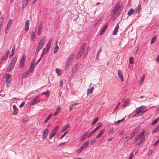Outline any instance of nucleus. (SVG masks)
<instances>
[{
	"instance_id": "1",
	"label": "nucleus",
	"mask_w": 159,
	"mask_h": 159,
	"mask_svg": "<svg viewBox=\"0 0 159 159\" xmlns=\"http://www.w3.org/2000/svg\"><path fill=\"white\" fill-rule=\"evenodd\" d=\"M145 133V131L144 130H142L138 135V136L136 137L134 139V143L137 142L138 141L136 146L137 145H139L140 144L142 143L144 139V134Z\"/></svg>"
},
{
	"instance_id": "2",
	"label": "nucleus",
	"mask_w": 159,
	"mask_h": 159,
	"mask_svg": "<svg viewBox=\"0 0 159 159\" xmlns=\"http://www.w3.org/2000/svg\"><path fill=\"white\" fill-rule=\"evenodd\" d=\"M16 60V58H14L11 60L7 68V70L8 72H10L12 70L14 66Z\"/></svg>"
},
{
	"instance_id": "3",
	"label": "nucleus",
	"mask_w": 159,
	"mask_h": 159,
	"mask_svg": "<svg viewBox=\"0 0 159 159\" xmlns=\"http://www.w3.org/2000/svg\"><path fill=\"white\" fill-rule=\"evenodd\" d=\"M120 6V3L119 2H117L114 8L111 12V15L114 16L115 14L117 12L119 13L120 11L119 6Z\"/></svg>"
},
{
	"instance_id": "4",
	"label": "nucleus",
	"mask_w": 159,
	"mask_h": 159,
	"mask_svg": "<svg viewBox=\"0 0 159 159\" xmlns=\"http://www.w3.org/2000/svg\"><path fill=\"white\" fill-rule=\"evenodd\" d=\"M5 79L7 83V85L8 86V85L10 84L11 82V75L9 74H6L5 76Z\"/></svg>"
},
{
	"instance_id": "5",
	"label": "nucleus",
	"mask_w": 159,
	"mask_h": 159,
	"mask_svg": "<svg viewBox=\"0 0 159 159\" xmlns=\"http://www.w3.org/2000/svg\"><path fill=\"white\" fill-rule=\"evenodd\" d=\"M145 107L144 106H142L139 107L137 108L136 110V111H137V113H144L146 111V110L145 111H143V109L145 108Z\"/></svg>"
},
{
	"instance_id": "6",
	"label": "nucleus",
	"mask_w": 159,
	"mask_h": 159,
	"mask_svg": "<svg viewBox=\"0 0 159 159\" xmlns=\"http://www.w3.org/2000/svg\"><path fill=\"white\" fill-rule=\"evenodd\" d=\"M25 61V57L23 56H22L20 60L19 66L20 68H22L23 67Z\"/></svg>"
},
{
	"instance_id": "7",
	"label": "nucleus",
	"mask_w": 159,
	"mask_h": 159,
	"mask_svg": "<svg viewBox=\"0 0 159 159\" xmlns=\"http://www.w3.org/2000/svg\"><path fill=\"white\" fill-rule=\"evenodd\" d=\"M49 132V131L47 129H45L44 130L43 134V139H45L47 138Z\"/></svg>"
},
{
	"instance_id": "8",
	"label": "nucleus",
	"mask_w": 159,
	"mask_h": 159,
	"mask_svg": "<svg viewBox=\"0 0 159 159\" xmlns=\"http://www.w3.org/2000/svg\"><path fill=\"white\" fill-rule=\"evenodd\" d=\"M35 64V62L34 61L31 62L30 67V72H32L33 71L34 68Z\"/></svg>"
},
{
	"instance_id": "9",
	"label": "nucleus",
	"mask_w": 159,
	"mask_h": 159,
	"mask_svg": "<svg viewBox=\"0 0 159 159\" xmlns=\"http://www.w3.org/2000/svg\"><path fill=\"white\" fill-rule=\"evenodd\" d=\"M40 101V99L38 98V97H37L34 98L33 100L31 102L32 105H34L35 104L39 103Z\"/></svg>"
},
{
	"instance_id": "10",
	"label": "nucleus",
	"mask_w": 159,
	"mask_h": 159,
	"mask_svg": "<svg viewBox=\"0 0 159 159\" xmlns=\"http://www.w3.org/2000/svg\"><path fill=\"white\" fill-rule=\"evenodd\" d=\"M29 25L30 21L28 20H26L25 25V32H26L28 30L29 28Z\"/></svg>"
},
{
	"instance_id": "11",
	"label": "nucleus",
	"mask_w": 159,
	"mask_h": 159,
	"mask_svg": "<svg viewBox=\"0 0 159 159\" xmlns=\"http://www.w3.org/2000/svg\"><path fill=\"white\" fill-rule=\"evenodd\" d=\"M134 133H132L130 137L128 136H126L125 138V142L127 143L129 140H130L132 139L134 136Z\"/></svg>"
},
{
	"instance_id": "12",
	"label": "nucleus",
	"mask_w": 159,
	"mask_h": 159,
	"mask_svg": "<svg viewBox=\"0 0 159 159\" xmlns=\"http://www.w3.org/2000/svg\"><path fill=\"white\" fill-rule=\"evenodd\" d=\"M105 131V129H104L101 130L100 132L97 134L96 137V138L97 139L99 138L101 136H102Z\"/></svg>"
},
{
	"instance_id": "13",
	"label": "nucleus",
	"mask_w": 159,
	"mask_h": 159,
	"mask_svg": "<svg viewBox=\"0 0 159 159\" xmlns=\"http://www.w3.org/2000/svg\"><path fill=\"white\" fill-rule=\"evenodd\" d=\"M118 75L121 81L123 80L124 78L122 75V71L119 70L118 71Z\"/></svg>"
},
{
	"instance_id": "14",
	"label": "nucleus",
	"mask_w": 159,
	"mask_h": 159,
	"mask_svg": "<svg viewBox=\"0 0 159 159\" xmlns=\"http://www.w3.org/2000/svg\"><path fill=\"white\" fill-rule=\"evenodd\" d=\"M75 55V53H72L69 56L67 61L71 63Z\"/></svg>"
},
{
	"instance_id": "15",
	"label": "nucleus",
	"mask_w": 159,
	"mask_h": 159,
	"mask_svg": "<svg viewBox=\"0 0 159 159\" xmlns=\"http://www.w3.org/2000/svg\"><path fill=\"white\" fill-rule=\"evenodd\" d=\"M129 99H127L125 100L123 104V107H126L128 106L129 104Z\"/></svg>"
},
{
	"instance_id": "16",
	"label": "nucleus",
	"mask_w": 159,
	"mask_h": 159,
	"mask_svg": "<svg viewBox=\"0 0 159 159\" xmlns=\"http://www.w3.org/2000/svg\"><path fill=\"white\" fill-rule=\"evenodd\" d=\"M52 43V41L50 39L49 41L48 42V43L47 45V47H46V52H45V53H46L49 50V49L50 48V47L51 44Z\"/></svg>"
},
{
	"instance_id": "17",
	"label": "nucleus",
	"mask_w": 159,
	"mask_h": 159,
	"mask_svg": "<svg viewBox=\"0 0 159 159\" xmlns=\"http://www.w3.org/2000/svg\"><path fill=\"white\" fill-rule=\"evenodd\" d=\"M13 107L14 109L13 113V114L15 115L17 114L18 112V109L16 107L15 105H13Z\"/></svg>"
},
{
	"instance_id": "18",
	"label": "nucleus",
	"mask_w": 159,
	"mask_h": 159,
	"mask_svg": "<svg viewBox=\"0 0 159 159\" xmlns=\"http://www.w3.org/2000/svg\"><path fill=\"white\" fill-rule=\"evenodd\" d=\"M45 36H43L41 39L39 43L43 45L45 42Z\"/></svg>"
},
{
	"instance_id": "19",
	"label": "nucleus",
	"mask_w": 159,
	"mask_h": 159,
	"mask_svg": "<svg viewBox=\"0 0 159 159\" xmlns=\"http://www.w3.org/2000/svg\"><path fill=\"white\" fill-rule=\"evenodd\" d=\"M57 41L56 42V47L54 48V51H53V52H54V54H55L57 52V51L59 48V47L57 45Z\"/></svg>"
},
{
	"instance_id": "20",
	"label": "nucleus",
	"mask_w": 159,
	"mask_h": 159,
	"mask_svg": "<svg viewBox=\"0 0 159 159\" xmlns=\"http://www.w3.org/2000/svg\"><path fill=\"white\" fill-rule=\"evenodd\" d=\"M42 30V26L41 24H40L38 30V32H37V34L38 35H39L41 32V30Z\"/></svg>"
},
{
	"instance_id": "21",
	"label": "nucleus",
	"mask_w": 159,
	"mask_h": 159,
	"mask_svg": "<svg viewBox=\"0 0 159 159\" xmlns=\"http://www.w3.org/2000/svg\"><path fill=\"white\" fill-rule=\"evenodd\" d=\"M71 63L68 61H67L65 66V70H66L70 66Z\"/></svg>"
},
{
	"instance_id": "22",
	"label": "nucleus",
	"mask_w": 159,
	"mask_h": 159,
	"mask_svg": "<svg viewBox=\"0 0 159 159\" xmlns=\"http://www.w3.org/2000/svg\"><path fill=\"white\" fill-rule=\"evenodd\" d=\"M78 66V65L77 64H75L74 66L72 69V72L75 73L76 72Z\"/></svg>"
},
{
	"instance_id": "23",
	"label": "nucleus",
	"mask_w": 159,
	"mask_h": 159,
	"mask_svg": "<svg viewBox=\"0 0 159 159\" xmlns=\"http://www.w3.org/2000/svg\"><path fill=\"white\" fill-rule=\"evenodd\" d=\"M140 9V6H138L137 7L135 8V9L134 10V14H136L139 12V11Z\"/></svg>"
},
{
	"instance_id": "24",
	"label": "nucleus",
	"mask_w": 159,
	"mask_h": 159,
	"mask_svg": "<svg viewBox=\"0 0 159 159\" xmlns=\"http://www.w3.org/2000/svg\"><path fill=\"white\" fill-rule=\"evenodd\" d=\"M61 108L60 107H58L56 111L55 112L54 114V116H57L58 114V113L59 112L61 111Z\"/></svg>"
},
{
	"instance_id": "25",
	"label": "nucleus",
	"mask_w": 159,
	"mask_h": 159,
	"mask_svg": "<svg viewBox=\"0 0 159 159\" xmlns=\"http://www.w3.org/2000/svg\"><path fill=\"white\" fill-rule=\"evenodd\" d=\"M108 27V26L107 25H106L103 28V29L101 31L100 33V34L101 35H102L104 33L105 31L106 30Z\"/></svg>"
},
{
	"instance_id": "26",
	"label": "nucleus",
	"mask_w": 159,
	"mask_h": 159,
	"mask_svg": "<svg viewBox=\"0 0 159 159\" xmlns=\"http://www.w3.org/2000/svg\"><path fill=\"white\" fill-rule=\"evenodd\" d=\"M52 116V114L51 113L49 115L47 118L46 119L44 120V122L45 123H47L48 120L51 118Z\"/></svg>"
},
{
	"instance_id": "27",
	"label": "nucleus",
	"mask_w": 159,
	"mask_h": 159,
	"mask_svg": "<svg viewBox=\"0 0 159 159\" xmlns=\"http://www.w3.org/2000/svg\"><path fill=\"white\" fill-rule=\"evenodd\" d=\"M119 27V26L117 25L115 27L114 30L113 32V35H116L117 34V32L118 30V29Z\"/></svg>"
},
{
	"instance_id": "28",
	"label": "nucleus",
	"mask_w": 159,
	"mask_h": 159,
	"mask_svg": "<svg viewBox=\"0 0 159 159\" xmlns=\"http://www.w3.org/2000/svg\"><path fill=\"white\" fill-rule=\"evenodd\" d=\"M35 37V32L33 31L32 32L30 35V39L33 40Z\"/></svg>"
},
{
	"instance_id": "29",
	"label": "nucleus",
	"mask_w": 159,
	"mask_h": 159,
	"mask_svg": "<svg viewBox=\"0 0 159 159\" xmlns=\"http://www.w3.org/2000/svg\"><path fill=\"white\" fill-rule=\"evenodd\" d=\"M12 20H10L7 24V28H10L11 25L12 24Z\"/></svg>"
},
{
	"instance_id": "30",
	"label": "nucleus",
	"mask_w": 159,
	"mask_h": 159,
	"mask_svg": "<svg viewBox=\"0 0 159 159\" xmlns=\"http://www.w3.org/2000/svg\"><path fill=\"white\" fill-rule=\"evenodd\" d=\"M56 71L58 76H60L61 74V70L59 69H56Z\"/></svg>"
},
{
	"instance_id": "31",
	"label": "nucleus",
	"mask_w": 159,
	"mask_h": 159,
	"mask_svg": "<svg viewBox=\"0 0 159 159\" xmlns=\"http://www.w3.org/2000/svg\"><path fill=\"white\" fill-rule=\"evenodd\" d=\"M69 125L67 124L65 126L62 128V132H63L65 131L69 127Z\"/></svg>"
},
{
	"instance_id": "32",
	"label": "nucleus",
	"mask_w": 159,
	"mask_h": 159,
	"mask_svg": "<svg viewBox=\"0 0 159 159\" xmlns=\"http://www.w3.org/2000/svg\"><path fill=\"white\" fill-rule=\"evenodd\" d=\"M134 10L133 9H131L128 12V15L130 16L132 15L134 12Z\"/></svg>"
},
{
	"instance_id": "33",
	"label": "nucleus",
	"mask_w": 159,
	"mask_h": 159,
	"mask_svg": "<svg viewBox=\"0 0 159 159\" xmlns=\"http://www.w3.org/2000/svg\"><path fill=\"white\" fill-rule=\"evenodd\" d=\"M157 39V36H153L152 38V39L151 43L152 44Z\"/></svg>"
},
{
	"instance_id": "34",
	"label": "nucleus",
	"mask_w": 159,
	"mask_h": 159,
	"mask_svg": "<svg viewBox=\"0 0 159 159\" xmlns=\"http://www.w3.org/2000/svg\"><path fill=\"white\" fill-rule=\"evenodd\" d=\"M159 120V117H158L155 120L152 121V123L151 125H154L157 123Z\"/></svg>"
},
{
	"instance_id": "35",
	"label": "nucleus",
	"mask_w": 159,
	"mask_h": 159,
	"mask_svg": "<svg viewBox=\"0 0 159 159\" xmlns=\"http://www.w3.org/2000/svg\"><path fill=\"white\" fill-rule=\"evenodd\" d=\"M96 139H91L90 141V142L91 144L93 145L96 143Z\"/></svg>"
},
{
	"instance_id": "36",
	"label": "nucleus",
	"mask_w": 159,
	"mask_h": 159,
	"mask_svg": "<svg viewBox=\"0 0 159 159\" xmlns=\"http://www.w3.org/2000/svg\"><path fill=\"white\" fill-rule=\"evenodd\" d=\"M129 62L130 64H133L134 63V58L132 57H130L129 59Z\"/></svg>"
},
{
	"instance_id": "37",
	"label": "nucleus",
	"mask_w": 159,
	"mask_h": 159,
	"mask_svg": "<svg viewBox=\"0 0 159 159\" xmlns=\"http://www.w3.org/2000/svg\"><path fill=\"white\" fill-rule=\"evenodd\" d=\"M125 118V117H124V118H123L122 119H121V120H118V121H117L115 123V125H118L121 122L123 121H124V120Z\"/></svg>"
},
{
	"instance_id": "38",
	"label": "nucleus",
	"mask_w": 159,
	"mask_h": 159,
	"mask_svg": "<svg viewBox=\"0 0 159 159\" xmlns=\"http://www.w3.org/2000/svg\"><path fill=\"white\" fill-rule=\"evenodd\" d=\"M29 0H24L23 2V5L26 6L28 4Z\"/></svg>"
},
{
	"instance_id": "39",
	"label": "nucleus",
	"mask_w": 159,
	"mask_h": 159,
	"mask_svg": "<svg viewBox=\"0 0 159 159\" xmlns=\"http://www.w3.org/2000/svg\"><path fill=\"white\" fill-rule=\"evenodd\" d=\"M102 124H101V125H99V126L97 127L96 128H95L93 130V131L95 133L97 130L99 129L100 128V127L102 126Z\"/></svg>"
},
{
	"instance_id": "40",
	"label": "nucleus",
	"mask_w": 159,
	"mask_h": 159,
	"mask_svg": "<svg viewBox=\"0 0 159 159\" xmlns=\"http://www.w3.org/2000/svg\"><path fill=\"white\" fill-rule=\"evenodd\" d=\"M98 118L97 117L96 118H95L94 120H93V121L92 123V125H93L95 124L98 121Z\"/></svg>"
},
{
	"instance_id": "41",
	"label": "nucleus",
	"mask_w": 159,
	"mask_h": 159,
	"mask_svg": "<svg viewBox=\"0 0 159 159\" xmlns=\"http://www.w3.org/2000/svg\"><path fill=\"white\" fill-rule=\"evenodd\" d=\"M145 77V75L144 74H143L142 75V76L140 79V81L141 82V83L144 80V78Z\"/></svg>"
},
{
	"instance_id": "42",
	"label": "nucleus",
	"mask_w": 159,
	"mask_h": 159,
	"mask_svg": "<svg viewBox=\"0 0 159 159\" xmlns=\"http://www.w3.org/2000/svg\"><path fill=\"white\" fill-rule=\"evenodd\" d=\"M50 93V92L48 90L47 92L44 93H43V94L46 95L47 97H48L49 96Z\"/></svg>"
},
{
	"instance_id": "43",
	"label": "nucleus",
	"mask_w": 159,
	"mask_h": 159,
	"mask_svg": "<svg viewBox=\"0 0 159 159\" xmlns=\"http://www.w3.org/2000/svg\"><path fill=\"white\" fill-rule=\"evenodd\" d=\"M7 57V56L5 55L1 59V61L2 62L3 61L6 59Z\"/></svg>"
},
{
	"instance_id": "44",
	"label": "nucleus",
	"mask_w": 159,
	"mask_h": 159,
	"mask_svg": "<svg viewBox=\"0 0 159 159\" xmlns=\"http://www.w3.org/2000/svg\"><path fill=\"white\" fill-rule=\"evenodd\" d=\"M87 91V95H88L89 94L92 93V89H88Z\"/></svg>"
},
{
	"instance_id": "45",
	"label": "nucleus",
	"mask_w": 159,
	"mask_h": 159,
	"mask_svg": "<svg viewBox=\"0 0 159 159\" xmlns=\"http://www.w3.org/2000/svg\"><path fill=\"white\" fill-rule=\"evenodd\" d=\"M89 143L88 141H86L83 144V145L84 146H85L86 148L88 145L89 144Z\"/></svg>"
},
{
	"instance_id": "46",
	"label": "nucleus",
	"mask_w": 159,
	"mask_h": 159,
	"mask_svg": "<svg viewBox=\"0 0 159 159\" xmlns=\"http://www.w3.org/2000/svg\"><path fill=\"white\" fill-rule=\"evenodd\" d=\"M120 104V102H118L116 107L115 108V111H116L118 108Z\"/></svg>"
},
{
	"instance_id": "47",
	"label": "nucleus",
	"mask_w": 159,
	"mask_h": 159,
	"mask_svg": "<svg viewBox=\"0 0 159 159\" xmlns=\"http://www.w3.org/2000/svg\"><path fill=\"white\" fill-rule=\"evenodd\" d=\"M55 135L54 134L51 133L50 134L49 138L50 139H51Z\"/></svg>"
},
{
	"instance_id": "48",
	"label": "nucleus",
	"mask_w": 159,
	"mask_h": 159,
	"mask_svg": "<svg viewBox=\"0 0 159 159\" xmlns=\"http://www.w3.org/2000/svg\"><path fill=\"white\" fill-rule=\"evenodd\" d=\"M78 104L77 103H76V104H73L72 105V106H70V107H69V110L70 111H71L72 109V107L73 106H75L76 104Z\"/></svg>"
},
{
	"instance_id": "49",
	"label": "nucleus",
	"mask_w": 159,
	"mask_h": 159,
	"mask_svg": "<svg viewBox=\"0 0 159 159\" xmlns=\"http://www.w3.org/2000/svg\"><path fill=\"white\" fill-rule=\"evenodd\" d=\"M63 84V81L62 80H60V86L62 87Z\"/></svg>"
},
{
	"instance_id": "50",
	"label": "nucleus",
	"mask_w": 159,
	"mask_h": 159,
	"mask_svg": "<svg viewBox=\"0 0 159 159\" xmlns=\"http://www.w3.org/2000/svg\"><path fill=\"white\" fill-rule=\"evenodd\" d=\"M83 52H82L81 49H80L78 53L79 54V57H81Z\"/></svg>"
},
{
	"instance_id": "51",
	"label": "nucleus",
	"mask_w": 159,
	"mask_h": 159,
	"mask_svg": "<svg viewBox=\"0 0 159 159\" xmlns=\"http://www.w3.org/2000/svg\"><path fill=\"white\" fill-rule=\"evenodd\" d=\"M94 132L93 131L90 132L88 136V138H89L91 135H92Z\"/></svg>"
},
{
	"instance_id": "52",
	"label": "nucleus",
	"mask_w": 159,
	"mask_h": 159,
	"mask_svg": "<svg viewBox=\"0 0 159 159\" xmlns=\"http://www.w3.org/2000/svg\"><path fill=\"white\" fill-rule=\"evenodd\" d=\"M158 131V130H157V129H156V128H155L153 130L152 132V134H153L154 133H155Z\"/></svg>"
},
{
	"instance_id": "53",
	"label": "nucleus",
	"mask_w": 159,
	"mask_h": 159,
	"mask_svg": "<svg viewBox=\"0 0 159 159\" xmlns=\"http://www.w3.org/2000/svg\"><path fill=\"white\" fill-rule=\"evenodd\" d=\"M134 156L133 153H131L128 159H132Z\"/></svg>"
},
{
	"instance_id": "54",
	"label": "nucleus",
	"mask_w": 159,
	"mask_h": 159,
	"mask_svg": "<svg viewBox=\"0 0 159 159\" xmlns=\"http://www.w3.org/2000/svg\"><path fill=\"white\" fill-rule=\"evenodd\" d=\"M67 131H66L65 133H64L61 137L60 139H61L63 138L66 135V134L67 133Z\"/></svg>"
},
{
	"instance_id": "55",
	"label": "nucleus",
	"mask_w": 159,
	"mask_h": 159,
	"mask_svg": "<svg viewBox=\"0 0 159 159\" xmlns=\"http://www.w3.org/2000/svg\"><path fill=\"white\" fill-rule=\"evenodd\" d=\"M15 47H14L12 48V50H11V52H12V54H14V52L15 51Z\"/></svg>"
},
{
	"instance_id": "56",
	"label": "nucleus",
	"mask_w": 159,
	"mask_h": 159,
	"mask_svg": "<svg viewBox=\"0 0 159 159\" xmlns=\"http://www.w3.org/2000/svg\"><path fill=\"white\" fill-rule=\"evenodd\" d=\"M25 104V102H23L20 104V105L19 106V107H23L24 106V105Z\"/></svg>"
},
{
	"instance_id": "57",
	"label": "nucleus",
	"mask_w": 159,
	"mask_h": 159,
	"mask_svg": "<svg viewBox=\"0 0 159 159\" xmlns=\"http://www.w3.org/2000/svg\"><path fill=\"white\" fill-rule=\"evenodd\" d=\"M138 129H135L134 131L133 132V133H134V135L135 136V134L136 133H137L138 131Z\"/></svg>"
},
{
	"instance_id": "58",
	"label": "nucleus",
	"mask_w": 159,
	"mask_h": 159,
	"mask_svg": "<svg viewBox=\"0 0 159 159\" xmlns=\"http://www.w3.org/2000/svg\"><path fill=\"white\" fill-rule=\"evenodd\" d=\"M136 113H135V114H134V115L132 116L133 117L134 116H139V113H137V111H136Z\"/></svg>"
},
{
	"instance_id": "59",
	"label": "nucleus",
	"mask_w": 159,
	"mask_h": 159,
	"mask_svg": "<svg viewBox=\"0 0 159 159\" xmlns=\"http://www.w3.org/2000/svg\"><path fill=\"white\" fill-rule=\"evenodd\" d=\"M43 45L40 44L39 43L38 46V47L39 48L41 49L43 47Z\"/></svg>"
},
{
	"instance_id": "60",
	"label": "nucleus",
	"mask_w": 159,
	"mask_h": 159,
	"mask_svg": "<svg viewBox=\"0 0 159 159\" xmlns=\"http://www.w3.org/2000/svg\"><path fill=\"white\" fill-rule=\"evenodd\" d=\"M85 48V47L84 46L82 45L81 49L82 52L84 51V50Z\"/></svg>"
},
{
	"instance_id": "61",
	"label": "nucleus",
	"mask_w": 159,
	"mask_h": 159,
	"mask_svg": "<svg viewBox=\"0 0 159 159\" xmlns=\"http://www.w3.org/2000/svg\"><path fill=\"white\" fill-rule=\"evenodd\" d=\"M57 130H55V129H53L52 132V133L54 134L55 135V134H56V133H57Z\"/></svg>"
},
{
	"instance_id": "62",
	"label": "nucleus",
	"mask_w": 159,
	"mask_h": 159,
	"mask_svg": "<svg viewBox=\"0 0 159 159\" xmlns=\"http://www.w3.org/2000/svg\"><path fill=\"white\" fill-rule=\"evenodd\" d=\"M85 138H86V137L83 136V135L82 138L81 139V141H82L85 140Z\"/></svg>"
},
{
	"instance_id": "63",
	"label": "nucleus",
	"mask_w": 159,
	"mask_h": 159,
	"mask_svg": "<svg viewBox=\"0 0 159 159\" xmlns=\"http://www.w3.org/2000/svg\"><path fill=\"white\" fill-rule=\"evenodd\" d=\"M156 61L158 62H159V55H158V56L157 57V58L156 59Z\"/></svg>"
},
{
	"instance_id": "64",
	"label": "nucleus",
	"mask_w": 159,
	"mask_h": 159,
	"mask_svg": "<svg viewBox=\"0 0 159 159\" xmlns=\"http://www.w3.org/2000/svg\"><path fill=\"white\" fill-rule=\"evenodd\" d=\"M9 52H9V50H7V52H6V54H5V55L7 56L8 57V54H9Z\"/></svg>"
}]
</instances>
